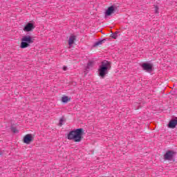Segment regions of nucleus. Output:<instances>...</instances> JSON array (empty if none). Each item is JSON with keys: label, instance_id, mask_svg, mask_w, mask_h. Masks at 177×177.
I'll return each mask as SVG.
<instances>
[{"label": "nucleus", "instance_id": "obj_14", "mask_svg": "<svg viewBox=\"0 0 177 177\" xmlns=\"http://www.w3.org/2000/svg\"><path fill=\"white\" fill-rule=\"evenodd\" d=\"M11 131L13 133H19V130L16 127H11Z\"/></svg>", "mask_w": 177, "mask_h": 177}, {"label": "nucleus", "instance_id": "obj_3", "mask_svg": "<svg viewBox=\"0 0 177 177\" xmlns=\"http://www.w3.org/2000/svg\"><path fill=\"white\" fill-rule=\"evenodd\" d=\"M34 41H32V38L30 35L24 36L21 38V48L22 49H26V48H28L30 46V44H32Z\"/></svg>", "mask_w": 177, "mask_h": 177}, {"label": "nucleus", "instance_id": "obj_12", "mask_svg": "<svg viewBox=\"0 0 177 177\" xmlns=\"http://www.w3.org/2000/svg\"><path fill=\"white\" fill-rule=\"evenodd\" d=\"M62 103H67L68 102V97L64 95L62 97Z\"/></svg>", "mask_w": 177, "mask_h": 177}, {"label": "nucleus", "instance_id": "obj_7", "mask_svg": "<svg viewBox=\"0 0 177 177\" xmlns=\"http://www.w3.org/2000/svg\"><path fill=\"white\" fill-rule=\"evenodd\" d=\"M115 9H116V8L114 6H111L106 10L105 16H111V15H113V13H114L115 12Z\"/></svg>", "mask_w": 177, "mask_h": 177}, {"label": "nucleus", "instance_id": "obj_2", "mask_svg": "<svg viewBox=\"0 0 177 177\" xmlns=\"http://www.w3.org/2000/svg\"><path fill=\"white\" fill-rule=\"evenodd\" d=\"M110 62L104 60L101 62V64L98 68V73L101 78H104L107 74H109V70H110Z\"/></svg>", "mask_w": 177, "mask_h": 177}, {"label": "nucleus", "instance_id": "obj_8", "mask_svg": "<svg viewBox=\"0 0 177 177\" xmlns=\"http://www.w3.org/2000/svg\"><path fill=\"white\" fill-rule=\"evenodd\" d=\"M32 137H31V135L27 134L24 138V143H26V145H30L31 143V141L32 140Z\"/></svg>", "mask_w": 177, "mask_h": 177}, {"label": "nucleus", "instance_id": "obj_11", "mask_svg": "<svg viewBox=\"0 0 177 177\" xmlns=\"http://www.w3.org/2000/svg\"><path fill=\"white\" fill-rule=\"evenodd\" d=\"M94 64H95V62L89 61L88 63L87 64V68H88V69L92 68V67H93Z\"/></svg>", "mask_w": 177, "mask_h": 177}, {"label": "nucleus", "instance_id": "obj_4", "mask_svg": "<svg viewBox=\"0 0 177 177\" xmlns=\"http://www.w3.org/2000/svg\"><path fill=\"white\" fill-rule=\"evenodd\" d=\"M175 156H176V152H175V151H167L164 155V160H165L166 161H172Z\"/></svg>", "mask_w": 177, "mask_h": 177}, {"label": "nucleus", "instance_id": "obj_6", "mask_svg": "<svg viewBox=\"0 0 177 177\" xmlns=\"http://www.w3.org/2000/svg\"><path fill=\"white\" fill-rule=\"evenodd\" d=\"M34 28H35V26H34V24L28 23L24 28V31H25L26 32H28L30 31H32Z\"/></svg>", "mask_w": 177, "mask_h": 177}, {"label": "nucleus", "instance_id": "obj_18", "mask_svg": "<svg viewBox=\"0 0 177 177\" xmlns=\"http://www.w3.org/2000/svg\"><path fill=\"white\" fill-rule=\"evenodd\" d=\"M63 70H64V71H67V66H64Z\"/></svg>", "mask_w": 177, "mask_h": 177}, {"label": "nucleus", "instance_id": "obj_10", "mask_svg": "<svg viewBox=\"0 0 177 177\" xmlns=\"http://www.w3.org/2000/svg\"><path fill=\"white\" fill-rule=\"evenodd\" d=\"M74 41H75V36L71 35L68 40V45L70 46H71V45H73V44H74Z\"/></svg>", "mask_w": 177, "mask_h": 177}, {"label": "nucleus", "instance_id": "obj_1", "mask_svg": "<svg viewBox=\"0 0 177 177\" xmlns=\"http://www.w3.org/2000/svg\"><path fill=\"white\" fill-rule=\"evenodd\" d=\"M82 133H84V129H76L71 131L68 133L67 138L68 140H73V142H81L82 140Z\"/></svg>", "mask_w": 177, "mask_h": 177}, {"label": "nucleus", "instance_id": "obj_17", "mask_svg": "<svg viewBox=\"0 0 177 177\" xmlns=\"http://www.w3.org/2000/svg\"><path fill=\"white\" fill-rule=\"evenodd\" d=\"M155 13H158V6H155Z\"/></svg>", "mask_w": 177, "mask_h": 177}, {"label": "nucleus", "instance_id": "obj_9", "mask_svg": "<svg viewBox=\"0 0 177 177\" xmlns=\"http://www.w3.org/2000/svg\"><path fill=\"white\" fill-rule=\"evenodd\" d=\"M177 125V120H172L169 122V128H171L174 129Z\"/></svg>", "mask_w": 177, "mask_h": 177}, {"label": "nucleus", "instance_id": "obj_5", "mask_svg": "<svg viewBox=\"0 0 177 177\" xmlns=\"http://www.w3.org/2000/svg\"><path fill=\"white\" fill-rule=\"evenodd\" d=\"M142 70L147 73H151L153 71V65L151 64L144 63L142 65Z\"/></svg>", "mask_w": 177, "mask_h": 177}, {"label": "nucleus", "instance_id": "obj_15", "mask_svg": "<svg viewBox=\"0 0 177 177\" xmlns=\"http://www.w3.org/2000/svg\"><path fill=\"white\" fill-rule=\"evenodd\" d=\"M117 34H118V32H116L113 33L111 35V37H112V38H113V39H117V37H118Z\"/></svg>", "mask_w": 177, "mask_h": 177}, {"label": "nucleus", "instance_id": "obj_16", "mask_svg": "<svg viewBox=\"0 0 177 177\" xmlns=\"http://www.w3.org/2000/svg\"><path fill=\"white\" fill-rule=\"evenodd\" d=\"M63 121H64V120L63 119V118H61L60 120H59V125H63Z\"/></svg>", "mask_w": 177, "mask_h": 177}, {"label": "nucleus", "instance_id": "obj_13", "mask_svg": "<svg viewBox=\"0 0 177 177\" xmlns=\"http://www.w3.org/2000/svg\"><path fill=\"white\" fill-rule=\"evenodd\" d=\"M104 42V39L100 40L94 44V46H99V45H102Z\"/></svg>", "mask_w": 177, "mask_h": 177}]
</instances>
